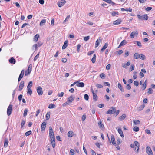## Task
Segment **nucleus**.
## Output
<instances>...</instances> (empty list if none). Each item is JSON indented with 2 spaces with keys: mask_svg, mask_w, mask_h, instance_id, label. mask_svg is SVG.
Returning a JSON list of instances; mask_svg holds the SVG:
<instances>
[{
  "mask_svg": "<svg viewBox=\"0 0 155 155\" xmlns=\"http://www.w3.org/2000/svg\"><path fill=\"white\" fill-rule=\"evenodd\" d=\"M134 65H131L129 69V71L130 72L134 69Z\"/></svg>",
  "mask_w": 155,
  "mask_h": 155,
  "instance_id": "50",
  "label": "nucleus"
},
{
  "mask_svg": "<svg viewBox=\"0 0 155 155\" xmlns=\"http://www.w3.org/2000/svg\"><path fill=\"white\" fill-rule=\"evenodd\" d=\"M37 91L39 95H41L43 94V92L42 87L41 86H38L37 89Z\"/></svg>",
  "mask_w": 155,
  "mask_h": 155,
  "instance_id": "7",
  "label": "nucleus"
},
{
  "mask_svg": "<svg viewBox=\"0 0 155 155\" xmlns=\"http://www.w3.org/2000/svg\"><path fill=\"white\" fill-rule=\"evenodd\" d=\"M101 41V38L100 37L99 38V39L97 40V41H96L95 45V47L96 48L100 44V42Z\"/></svg>",
  "mask_w": 155,
  "mask_h": 155,
  "instance_id": "15",
  "label": "nucleus"
},
{
  "mask_svg": "<svg viewBox=\"0 0 155 155\" xmlns=\"http://www.w3.org/2000/svg\"><path fill=\"white\" fill-rule=\"evenodd\" d=\"M123 51L122 50H119L117 51L116 52L118 54V55H121L123 53Z\"/></svg>",
  "mask_w": 155,
  "mask_h": 155,
  "instance_id": "42",
  "label": "nucleus"
},
{
  "mask_svg": "<svg viewBox=\"0 0 155 155\" xmlns=\"http://www.w3.org/2000/svg\"><path fill=\"white\" fill-rule=\"evenodd\" d=\"M56 107V105L53 104H50L48 106V108L50 109Z\"/></svg>",
  "mask_w": 155,
  "mask_h": 155,
  "instance_id": "38",
  "label": "nucleus"
},
{
  "mask_svg": "<svg viewBox=\"0 0 155 155\" xmlns=\"http://www.w3.org/2000/svg\"><path fill=\"white\" fill-rule=\"evenodd\" d=\"M142 90H145L146 87V86H147V85L146 84H142Z\"/></svg>",
  "mask_w": 155,
  "mask_h": 155,
  "instance_id": "61",
  "label": "nucleus"
},
{
  "mask_svg": "<svg viewBox=\"0 0 155 155\" xmlns=\"http://www.w3.org/2000/svg\"><path fill=\"white\" fill-rule=\"evenodd\" d=\"M46 21V20L45 19H43L40 22V25L41 26H42L44 25Z\"/></svg>",
  "mask_w": 155,
  "mask_h": 155,
  "instance_id": "25",
  "label": "nucleus"
},
{
  "mask_svg": "<svg viewBox=\"0 0 155 155\" xmlns=\"http://www.w3.org/2000/svg\"><path fill=\"white\" fill-rule=\"evenodd\" d=\"M27 112H28V109L27 108H26L25 109V110L24 111V114H23V116L24 117H25L27 115Z\"/></svg>",
  "mask_w": 155,
  "mask_h": 155,
  "instance_id": "46",
  "label": "nucleus"
},
{
  "mask_svg": "<svg viewBox=\"0 0 155 155\" xmlns=\"http://www.w3.org/2000/svg\"><path fill=\"white\" fill-rule=\"evenodd\" d=\"M145 107V105L144 104H143L141 106H140L139 107H138V110L139 111H140L142 110Z\"/></svg>",
  "mask_w": 155,
  "mask_h": 155,
  "instance_id": "35",
  "label": "nucleus"
},
{
  "mask_svg": "<svg viewBox=\"0 0 155 155\" xmlns=\"http://www.w3.org/2000/svg\"><path fill=\"white\" fill-rule=\"evenodd\" d=\"M32 69V64H30L28 67V69L27 71H25V76H27L28 75H29Z\"/></svg>",
  "mask_w": 155,
  "mask_h": 155,
  "instance_id": "4",
  "label": "nucleus"
},
{
  "mask_svg": "<svg viewBox=\"0 0 155 155\" xmlns=\"http://www.w3.org/2000/svg\"><path fill=\"white\" fill-rule=\"evenodd\" d=\"M111 140L112 143L113 145H115L116 144L114 137L113 135H112L111 136Z\"/></svg>",
  "mask_w": 155,
  "mask_h": 155,
  "instance_id": "14",
  "label": "nucleus"
},
{
  "mask_svg": "<svg viewBox=\"0 0 155 155\" xmlns=\"http://www.w3.org/2000/svg\"><path fill=\"white\" fill-rule=\"evenodd\" d=\"M146 151L148 155H153L152 150L149 147H147L146 148Z\"/></svg>",
  "mask_w": 155,
  "mask_h": 155,
  "instance_id": "9",
  "label": "nucleus"
},
{
  "mask_svg": "<svg viewBox=\"0 0 155 155\" xmlns=\"http://www.w3.org/2000/svg\"><path fill=\"white\" fill-rule=\"evenodd\" d=\"M70 153L72 155H74V150L71 149L70 150Z\"/></svg>",
  "mask_w": 155,
  "mask_h": 155,
  "instance_id": "60",
  "label": "nucleus"
},
{
  "mask_svg": "<svg viewBox=\"0 0 155 155\" xmlns=\"http://www.w3.org/2000/svg\"><path fill=\"white\" fill-rule=\"evenodd\" d=\"M145 132L146 133L149 134H151V132H150V131L148 129H146L145 130Z\"/></svg>",
  "mask_w": 155,
  "mask_h": 155,
  "instance_id": "56",
  "label": "nucleus"
},
{
  "mask_svg": "<svg viewBox=\"0 0 155 155\" xmlns=\"http://www.w3.org/2000/svg\"><path fill=\"white\" fill-rule=\"evenodd\" d=\"M31 130H29V131H28L27 132H26L25 133V135L26 136H29V135H30L31 133Z\"/></svg>",
  "mask_w": 155,
  "mask_h": 155,
  "instance_id": "45",
  "label": "nucleus"
},
{
  "mask_svg": "<svg viewBox=\"0 0 155 155\" xmlns=\"http://www.w3.org/2000/svg\"><path fill=\"white\" fill-rule=\"evenodd\" d=\"M130 147L132 148H134V150L138 153L139 149V144L137 141H135L133 143L131 144L130 145Z\"/></svg>",
  "mask_w": 155,
  "mask_h": 155,
  "instance_id": "1",
  "label": "nucleus"
},
{
  "mask_svg": "<svg viewBox=\"0 0 155 155\" xmlns=\"http://www.w3.org/2000/svg\"><path fill=\"white\" fill-rule=\"evenodd\" d=\"M98 124L100 128H103L104 126L103 124H102L101 121H100L98 122Z\"/></svg>",
  "mask_w": 155,
  "mask_h": 155,
  "instance_id": "34",
  "label": "nucleus"
},
{
  "mask_svg": "<svg viewBox=\"0 0 155 155\" xmlns=\"http://www.w3.org/2000/svg\"><path fill=\"white\" fill-rule=\"evenodd\" d=\"M49 136L50 137H54V133L53 130L52 128L51 127H49Z\"/></svg>",
  "mask_w": 155,
  "mask_h": 155,
  "instance_id": "8",
  "label": "nucleus"
},
{
  "mask_svg": "<svg viewBox=\"0 0 155 155\" xmlns=\"http://www.w3.org/2000/svg\"><path fill=\"white\" fill-rule=\"evenodd\" d=\"M96 57V55L95 54H94L93 57L91 59V61L92 63H94L95 62Z\"/></svg>",
  "mask_w": 155,
  "mask_h": 155,
  "instance_id": "31",
  "label": "nucleus"
},
{
  "mask_svg": "<svg viewBox=\"0 0 155 155\" xmlns=\"http://www.w3.org/2000/svg\"><path fill=\"white\" fill-rule=\"evenodd\" d=\"M66 2L65 0H63L61 2H59L58 5L59 7H61L64 5L65 4Z\"/></svg>",
  "mask_w": 155,
  "mask_h": 155,
  "instance_id": "13",
  "label": "nucleus"
},
{
  "mask_svg": "<svg viewBox=\"0 0 155 155\" xmlns=\"http://www.w3.org/2000/svg\"><path fill=\"white\" fill-rule=\"evenodd\" d=\"M39 36V35L38 34L35 35L34 36V41L36 42L37 41Z\"/></svg>",
  "mask_w": 155,
  "mask_h": 155,
  "instance_id": "26",
  "label": "nucleus"
},
{
  "mask_svg": "<svg viewBox=\"0 0 155 155\" xmlns=\"http://www.w3.org/2000/svg\"><path fill=\"white\" fill-rule=\"evenodd\" d=\"M24 86V81H21L19 84V90L21 91L23 88Z\"/></svg>",
  "mask_w": 155,
  "mask_h": 155,
  "instance_id": "10",
  "label": "nucleus"
},
{
  "mask_svg": "<svg viewBox=\"0 0 155 155\" xmlns=\"http://www.w3.org/2000/svg\"><path fill=\"white\" fill-rule=\"evenodd\" d=\"M126 87L128 90H130L131 88V86L129 84H128L126 86Z\"/></svg>",
  "mask_w": 155,
  "mask_h": 155,
  "instance_id": "64",
  "label": "nucleus"
},
{
  "mask_svg": "<svg viewBox=\"0 0 155 155\" xmlns=\"http://www.w3.org/2000/svg\"><path fill=\"white\" fill-rule=\"evenodd\" d=\"M121 22V21L120 20L118 19L115 21H114L113 22V24L114 25H118L120 24Z\"/></svg>",
  "mask_w": 155,
  "mask_h": 155,
  "instance_id": "22",
  "label": "nucleus"
},
{
  "mask_svg": "<svg viewBox=\"0 0 155 155\" xmlns=\"http://www.w3.org/2000/svg\"><path fill=\"white\" fill-rule=\"evenodd\" d=\"M117 130H118V131L119 133V134L121 136V137H124V135H123V131H122V130L121 129L119 128V129H118Z\"/></svg>",
  "mask_w": 155,
  "mask_h": 155,
  "instance_id": "21",
  "label": "nucleus"
},
{
  "mask_svg": "<svg viewBox=\"0 0 155 155\" xmlns=\"http://www.w3.org/2000/svg\"><path fill=\"white\" fill-rule=\"evenodd\" d=\"M9 62L11 63L12 64H14L16 63V60L14 58L12 57L9 60Z\"/></svg>",
  "mask_w": 155,
  "mask_h": 155,
  "instance_id": "16",
  "label": "nucleus"
},
{
  "mask_svg": "<svg viewBox=\"0 0 155 155\" xmlns=\"http://www.w3.org/2000/svg\"><path fill=\"white\" fill-rule=\"evenodd\" d=\"M50 112H48L46 114V120H48L50 117Z\"/></svg>",
  "mask_w": 155,
  "mask_h": 155,
  "instance_id": "28",
  "label": "nucleus"
},
{
  "mask_svg": "<svg viewBox=\"0 0 155 155\" xmlns=\"http://www.w3.org/2000/svg\"><path fill=\"white\" fill-rule=\"evenodd\" d=\"M140 54L137 53H135L134 55V58L135 59H138L140 58Z\"/></svg>",
  "mask_w": 155,
  "mask_h": 155,
  "instance_id": "24",
  "label": "nucleus"
},
{
  "mask_svg": "<svg viewBox=\"0 0 155 155\" xmlns=\"http://www.w3.org/2000/svg\"><path fill=\"white\" fill-rule=\"evenodd\" d=\"M133 123L135 125L140 124V121L138 120H133Z\"/></svg>",
  "mask_w": 155,
  "mask_h": 155,
  "instance_id": "37",
  "label": "nucleus"
},
{
  "mask_svg": "<svg viewBox=\"0 0 155 155\" xmlns=\"http://www.w3.org/2000/svg\"><path fill=\"white\" fill-rule=\"evenodd\" d=\"M100 76L101 78L103 79L105 78V75L104 73H102L100 74Z\"/></svg>",
  "mask_w": 155,
  "mask_h": 155,
  "instance_id": "43",
  "label": "nucleus"
},
{
  "mask_svg": "<svg viewBox=\"0 0 155 155\" xmlns=\"http://www.w3.org/2000/svg\"><path fill=\"white\" fill-rule=\"evenodd\" d=\"M138 18L141 20H147L148 18V16L147 14H145L142 16L138 14L137 15Z\"/></svg>",
  "mask_w": 155,
  "mask_h": 155,
  "instance_id": "2",
  "label": "nucleus"
},
{
  "mask_svg": "<svg viewBox=\"0 0 155 155\" xmlns=\"http://www.w3.org/2000/svg\"><path fill=\"white\" fill-rule=\"evenodd\" d=\"M152 9V8L151 7H147L145 8V10L147 11H149Z\"/></svg>",
  "mask_w": 155,
  "mask_h": 155,
  "instance_id": "55",
  "label": "nucleus"
},
{
  "mask_svg": "<svg viewBox=\"0 0 155 155\" xmlns=\"http://www.w3.org/2000/svg\"><path fill=\"white\" fill-rule=\"evenodd\" d=\"M32 86V82L31 81H30L28 83L27 87L31 88Z\"/></svg>",
  "mask_w": 155,
  "mask_h": 155,
  "instance_id": "36",
  "label": "nucleus"
},
{
  "mask_svg": "<svg viewBox=\"0 0 155 155\" xmlns=\"http://www.w3.org/2000/svg\"><path fill=\"white\" fill-rule=\"evenodd\" d=\"M74 97L73 96L71 95L68 98L67 101L66 102V104H69L70 103H71L74 100Z\"/></svg>",
  "mask_w": 155,
  "mask_h": 155,
  "instance_id": "5",
  "label": "nucleus"
},
{
  "mask_svg": "<svg viewBox=\"0 0 155 155\" xmlns=\"http://www.w3.org/2000/svg\"><path fill=\"white\" fill-rule=\"evenodd\" d=\"M138 32L137 31H135L134 32H132L131 33L130 35V37L131 38H134V36H137L138 34Z\"/></svg>",
  "mask_w": 155,
  "mask_h": 155,
  "instance_id": "11",
  "label": "nucleus"
},
{
  "mask_svg": "<svg viewBox=\"0 0 155 155\" xmlns=\"http://www.w3.org/2000/svg\"><path fill=\"white\" fill-rule=\"evenodd\" d=\"M39 53H38L34 58V61H35L39 57Z\"/></svg>",
  "mask_w": 155,
  "mask_h": 155,
  "instance_id": "58",
  "label": "nucleus"
},
{
  "mask_svg": "<svg viewBox=\"0 0 155 155\" xmlns=\"http://www.w3.org/2000/svg\"><path fill=\"white\" fill-rule=\"evenodd\" d=\"M22 94H20L19 95L18 97V99L19 101H20L22 100Z\"/></svg>",
  "mask_w": 155,
  "mask_h": 155,
  "instance_id": "62",
  "label": "nucleus"
},
{
  "mask_svg": "<svg viewBox=\"0 0 155 155\" xmlns=\"http://www.w3.org/2000/svg\"><path fill=\"white\" fill-rule=\"evenodd\" d=\"M76 85L78 87H83L84 86V84L83 82H79Z\"/></svg>",
  "mask_w": 155,
  "mask_h": 155,
  "instance_id": "23",
  "label": "nucleus"
},
{
  "mask_svg": "<svg viewBox=\"0 0 155 155\" xmlns=\"http://www.w3.org/2000/svg\"><path fill=\"white\" fill-rule=\"evenodd\" d=\"M127 43V41H126L124 40L122 41L120 44L119 45V47H118V48L120 47L121 46H122L124 45H125Z\"/></svg>",
  "mask_w": 155,
  "mask_h": 155,
  "instance_id": "18",
  "label": "nucleus"
},
{
  "mask_svg": "<svg viewBox=\"0 0 155 155\" xmlns=\"http://www.w3.org/2000/svg\"><path fill=\"white\" fill-rule=\"evenodd\" d=\"M89 38H90V36H87L86 37H84V40L85 41H87L89 39Z\"/></svg>",
  "mask_w": 155,
  "mask_h": 155,
  "instance_id": "53",
  "label": "nucleus"
},
{
  "mask_svg": "<svg viewBox=\"0 0 155 155\" xmlns=\"http://www.w3.org/2000/svg\"><path fill=\"white\" fill-rule=\"evenodd\" d=\"M126 117V115L125 114H123L120 117V119L122 120Z\"/></svg>",
  "mask_w": 155,
  "mask_h": 155,
  "instance_id": "41",
  "label": "nucleus"
},
{
  "mask_svg": "<svg viewBox=\"0 0 155 155\" xmlns=\"http://www.w3.org/2000/svg\"><path fill=\"white\" fill-rule=\"evenodd\" d=\"M86 118V116L85 115H83L82 117V120L83 121H84Z\"/></svg>",
  "mask_w": 155,
  "mask_h": 155,
  "instance_id": "63",
  "label": "nucleus"
},
{
  "mask_svg": "<svg viewBox=\"0 0 155 155\" xmlns=\"http://www.w3.org/2000/svg\"><path fill=\"white\" fill-rule=\"evenodd\" d=\"M64 93L63 92H61L60 93H59L57 96L59 97H62L64 95Z\"/></svg>",
  "mask_w": 155,
  "mask_h": 155,
  "instance_id": "47",
  "label": "nucleus"
},
{
  "mask_svg": "<svg viewBox=\"0 0 155 155\" xmlns=\"http://www.w3.org/2000/svg\"><path fill=\"white\" fill-rule=\"evenodd\" d=\"M139 58L142 60H144L145 59L146 57L144 55L141 54H140Z\"/></svg>",
  "mask_w": 155,
  "mask_h": 155,
  "instance_id": "39",
  "label": "nucleus"
},
{
  "mask_svg": "<svg viewBox=\"0 0 155 155\" xmlns=\"http://www.w3.org/2000/svg\"><path fill=\"white\" fill-rule=\"evenodd\" d=\"M133 130L135 132H138L139 130V128L138 127L136 126L133 128Z\"/></svg>",
  "mask_w": 155,
  "mask_h": 155,
  "instance_id": "40",
  "label": "nucleus"
},
{
  "mask_svg": "<svg viewBox=\"0 0 155 155\" xmlns=\"http://www.w3.org/2000/svg\"><path fill=\"white\" fill-rule=\"evenodd\" d=\"M93 99L96 101L97 100L98 97L96 93H94L93 94Z\"/></svg>",
  "mask_w": 155,
  "mask_h": 155,
  "instance_id": "29",
  "label": "nucleus"
},
{
  "mask_svg": "<svg viewBox=\"0 0 155 155\" xmlns=\"http://www.w3.org/2000/svg\"><path fill=\"white\" fill-rule=\"evenodd\" d=\"M118 88H119L120 90L122 92L124 91V90L123 89L122 87V85L120 83H118Z\"/></svg>",
  "mask_w": 155,
  "mask_h": 155,
  "instance_id": "32",
  "label": "nucleus"
},
{
  "mask_svg": "<svg viewBox=\"0 0 155 155\" xmlns=\"http://www.w3.org/2000/svg\"><path fill=\"white\" fill-rule=\"evenodd\" d=\"M50 138L51 139V140H50V141L51 142V143H53L54 141H55V137H50Z\"/></svg>",
  "mask_w": 155,
  "mask_h": 155,
  "instance_id": "57",
  "label": "nucleus"
},
{
  "mask_svg": "<svg viewBox=\"0 0 155 155\" xmlns=\"http://www.w3.org/2000/svg\"><path fill=\"white\" fill-rule=\"evenodd\" d=\"M84 99L87 101L89 99V96L87 94H85L84 95Z\"/></svg>",
  "mask_w": 155,
  "mask_h": 155,
  "instance_id": "48",
  "label": "nucleus"
},
{
  "mask_svg": "<svg viewBox=\"0 0 155 155\" xmlns=\"http://www.w3.org/2000/svg\"><path fill=\"white\" fill-rule=\"evenodd\" d=\"M81 47V45L80 44H78L77 45V51L79 52L80 51V48Z\"/></svg>",
  "mask_w": 155,
  "mask_h": 155,
  "instance_id": "59",
  "label": "nucleus"
},
{
  "mask_svg": "<svg viewBox=\"0 0 155 155\" xmlns=\"http://www.w3.org/2000/svg\"><path fill=\"white\" fill-rule=\"evenodd\" d=\"M116 112V108L112 107L109 109L107 111V112L106 114H113L115 113Z\"/></svg>",
  "mask_w": 155,
  "mask_h": 155,
  "instance_id": "3",
  "label": "nucleus"
},
{
  "mask_svg": "<svg viewBox=\"0 0 155 155\" xmlns=\"http://www.w3.org/2000/svg\"><path fill=\"white\" fill-rule=\"evenodd\" d=\"M8 139H6L5 140L4 146L5 147H6L8 144Z\"/></svg>",
  "mask_w": 155,
  "mask_h": 155,
  "instance_id": "27",
  "label": "nucleus"
},
{
  "mask_svg": "<svg viewBox=\"0 0 155 155\" xmlns=\"http://www.w3.org/2000/svg\"><path fill=\"white\" fill-rule=\"evenodd\" d=\"M32 48H35V50H36L38 49V46L37 45V44H35L34 45L32 46Z\"/></svg>",
  "mask_w": 155,
  "mask_h": 155,
  "instance_id": "54",
  "label": "nucleus"
},
{
  "mask_svg": "<svg viewBox=\"0 0 155 155\" xmlns=\"http://www.w3.org/2000/svg\"><path fill=\"white\" fill-rule=\"evenodd\" d=\"M74 133L72 131H69L67 134L68 136L69 137H72L74 135Z\"/></svg>",
  "mask_w": 155,
  "mask_h": 155,
  "instance_id": "20",
  "label": "nucleus"
},
{
  "mask_svg": "<svg viewBox=\"0 0 155 155\" xmlns=\"http://www.w3.org/2000/svg\"><path fill=\"white\" fill-rule=\"evenodd\" d=\"M12 105L11 104H10L8 106L7 110V114L8 116L10 115L12 113Z\"/></svg>",
  "mask_w": 155,
  "mask_h": 155,
  "instance_id": "6",
  "label": "nucleus"
},
{
  "mask_svg": "<svg viewBox=\"0 0 155 155\" xmlns=\"http://www.w3.org/2000/svg\"><path fill=\"white\" fill-rule=\"evenodd\" d=\"M118 12H115V11H113L112 12L111 15L113 16H115V15H118Z\"/></svg>",
  "mask_w": 155,
  "mask_h": 155,
  "instance_id": "51",
  "label": "nucleus"
},
{
  "mask_svg": "<svg viewBox=\"0 0 155 155\" xmlns=\"http://www.w3.org/2000/svg\"><path fill=\"white\" fill-rule=\"evenodd\" d=\"M153 92V90L151 88H149L148 89V91L147 92V94H152Z\"/></svg>",
  "mask_w": 155,
  "mask_h": 155,
  "instance_id": "44",
  "label": "nucleus"
},
{
  "mask_svg": "<svg viewBox=\"0 0 155 155\" xmlns=\"http://www.w3.org/2000/svg\"><path fill=\"white\" fill-rule=\"evenodd\" d=\"M96 86L98 88H101L103 87V86L102 85L98 84H96Z\"/></svg>",
  "mask_w": 155,
  "mask_h": 155,
  "instance_id": "49",
  "label": "nucleus"
},
{
  "mask_svg": "<svg viewBox=\"0 0 155 155\" xmlns=\"http://www.w3.org/2000/svg\"><path fill=\"white\" fill-rule=\"evenodd\" d=\"M27 94L31 95L32 93V91L31 88L27 87Z\"/></svg>",
  "mask_w": 155,
  "mask_h": 155,
  "instance_id": "30",
  "label": "nucleus"
},
{
  "mask_svg": "<svg viewBox=\"0 0 155 155\" xmlns=\"http://www.w3.org/2000/svg\"><path fill=\"white\" fill-rule=\"evenodd\" d=\"M135 42H137V45L138 46L140 47H141L142 46L141 43L139 41H136Z\"/></svg>",
  "mask_w": 155,
  "mask_h": 155,
  "instance_id": "52",
  "label": "nucleus"
},
{
  "mask_svg": "<svg viewBox=\"0 0 155 155\" xmlns=\"http://www.w3.org/2000/svg\"><path fill=\"white\" fill-rule=\"evenodd\" d=\"M46 126V122H43L41 126V131L44 130L45 129Z\"/></svg>",
  "mask_w": 155,
  "mask_h": 155,
  "instance_id": "12",
  "label": "nucleus"
},
{
  "mask_svg": "<svg viewBox=\"0 0 155 155\" xmlns=\"http://www.w3.org/2000/svg\"><path fill=\"white\" fill-rule=\"evenodd\" d=\"M24 70H22L21 72V73L19 76V77L22 78L23 77L24 75Z\"/></svg>",
  "mask_w": 155,
  "mask_h": 155,
  "instance_id": "33",
  "label": "nucleus"
},
{
  "mask_svg": "<svg viewBox=\"0 0 155 155\" xmlns=\"http://www.w3.org/2000/svg\"><path fill=\"white\" fill-rule=\"evenodd\" d=\"M67 46H68V41H67V40H66L65 41L64 43L63 46H62V49H65L67 47Z\"/></svg>",
  "mask_w": 155,
  "mask_h": 155,
  "instance_id": "19",
  "label": "nucleus"
},
{
  "mask_svg": "<svg viewBox=\"0 0 155 155\" xmlns=\"http://www.w3.org/2000/svg\"><path fill=\"white\" fill-rule=\"evenodd\" d=\"M108 46V44L107 43L105 44L103 47L101 48V52H103L104 50L107 48Z\"/></svg>",
  "mask_w": 155,
  "mask_h": 155,
  "instance_id": "17",
  "label": "nucleus"
}]
</instances>
